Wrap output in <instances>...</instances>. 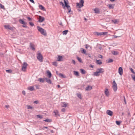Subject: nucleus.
Wrapping results in <instances>:
<instances>
[{"label":"nucleus","instance_id":"obj_1","mask_svg":"<svg viewBox=\"0 0 135 135\" xmlns=\"http://www.w3.org/2000/svg\"><path fill=\"white\" fill-rule=\"evenodd\" d=\"M37 28L38 30L42 34L45 36H46L47 33L46 30H45L44 29L39 26H37Z\"/></svg>","mask_w":135,"mask_h":135},{"label":"nucleus","instance_id":"obj_2","mask_svg":"<svg viewBox=\"0 0 135 135\" xmlns=\"http://www.w3.org/2000/svg\"><path fill=\"white\" fill-rule=\"evenodd\" d=\"M37 57V59L40 62H42L43 61V56L40 52L38 53Z\"/></svg>","mask_w":135,"mask_h":135},{"label":"nucleus","instance_id":"obj_3","mask_svg":"<svg viewBox=\"0 0 135 135\" xmlns=\"http://www.w3.org/2000/svg\"><path fill=\"white\" fill-rule=\"evenodd\" d=\"M113 89L114 91H116L117 89V84L115 80L113 81Z\"/></svg>","mask_w":135,"mask_h":135},{"label":"nucleus","instance_id":"obj_4","mask_svg":"<svg viewBox=\"0 0 135 135\" xmlns=\"http://www.w3.org/2000/svg\"><path fill=\"white\" fill-rule=\"evenodd\" d=\"M38 20L37 22H42L45 20V18L44 17L41 16H39V18H38Z\"/></svg>","mask_w":135,"mask_h":135},{"label":"nucleus","instance_id":"obj_5","mask_svg":"<svg viewBox=\"0 0 135 135\" xmlns=\"http://www.w3.org/2000/svg\"><path fill=\"white\" fill-rule=\"evenodd\" d=\"M118 73L119 74L122 75L123 74V70L121 67H119L118 69Z\"/></svg>","mask_w":135,"mask_h":135},{"label":"nucleus","instance_id":"obj_6","mask_svg":"<svg viewBox=\"0 0 135 135\" xmlns=\"http://www.w3.org/2000/svg\"><path fill=\"white\" fill-rule=\"evenodd\" d=\"M44 79L49 84H52L51 81L50 79L44 78Z\"/></svg>","mask_w":135,"mask_h":135},{"label":"nucleus","instance_id":"obj_7","mask_svg":"<svg viewBox=\"0 0 135 135\" xmlns=\"http://www.w3.org/2000/svg\"><path fill=\"white\" fill-rule=\"evenodd\" d=\"M107 114L110 116H112L113 114V112L110 110H108L106 112Z\"/></svg>","mask_w":135,"mask_h":135},{"label":"nucleus","instance_id":"obj_8","mask_svg":"<svg viewBox=\"0 0 135 135\" xmlns=\"http://www.w3.org/2000/svg\"><path fill=\"white\" fill-rule=\"evenodd\" d=\"M58 61H63L62 57V56L59 55L57 58Z\"/></svg>","mask_w":135,"mask_h":135},{"label":"nucleus","instance_id":"obj_9","mask_svg":"<svg viewBox=\"0 0 135 135\" xmlns=\"http://www.w3.org/2000/svg\"><path fill=\"white\" fill-rule=\"evenodd\" d=\"M30 49L33 50H35V48L34 47V45L32 44L31 43H30Z\"/></svg>","mask_w":135,"mask_h":135},{"label":"nucleus","instance_id":"obj_10","mask_svg":"<svg viewBox=\"0 0 135 135\" xmlns=\"http://www.w3.org/2000/svg\"><path fill=\"white\" fill-rule=\"evenodd\" d=\"M19 22L21 24L23 25H26V23L23 20L20 19L19 20Z\"/></svg>","mask_w":135,"mask_h":135},{"label":"nucleus","instance_id":"obj_11","mask_svg":"<svg viewBox=\"0 0 135 135\" xmlns=\"http://www.w3.org/2000/svg\"><path fill=\"white\" fill-rule=\"evenodd\" d=\"M47 74L49 78H50L52 76V74L48 70L47 72Z\"/></svg>","mask_w":135,"mask_h":135},{"label":"nucleus","instance_id":"obj_12","mask_svg":"<svg viewBox=\"0 0 135 135\" xmlns=\"http://www.w3.org/2000/svg\"><path fill=\"white\" fill-rule=\"evenodd\" d=\"M115 5L114 4H109L108 5V8L109 9H113L114 8V6Z\"/></svg>","mask_w":135,"mask_h":135},{"label":"nucleus","instance_id":"obj_13","mask_svg":"<svg viewBox=\"0 0 135 135\" xmlns=\"http://www.w3.org/2000/svg\"><path fill=\"white\" fill-rule=\"evenodd\" d=\"M105 94L107 96L109 95V92L108 91L107 89H106L105 91Z\"/></svg>","mask_w":135,"mask_h":135},{"label":"nucleus","instance_id":"obj_14","mask_svg":"<svg viewBox=\"0 0 135 135\" xmlns=\"http://www.w3.org/2000/svg\"><path fill=\"white\" fill-rule=\"evenodd\" d=\"M92 88V87L88 85L85 89L86 90H91Z\"/></svg>","mask_w":135,"mask_h":135},{"label":"nucleus","instance_id":"obj_15","mask_svg":"<svg viewBox=\"0 0 135 135\" xmlns=\"http://www.w3.org/2000/svg\"><path fill=\"white\" fill-rule=\"evenodd\" d=\"M38 80L41 83H43L44 82L45 80L44 79V78H40L38 79Z\"/></svg>","mask_w":135,"mask_h":135},{"label":"nucleus","instance_id":"obj_16","mask_svg":"<svg viewBox=\"0 0 135 135\" xmlns=\"http://www.w3.org/2000/svg\"><path fill=\"white\" fill-rule=\"evenodd\" d=\"M39 7L40 9L42 10L45 11V8L42 5H39Z\"/></svg>","mask_w":135,"mask_h":135},{"label":"nucleus","instance_id":"obj_17","mask_svg":"<svg viewBox=\"0 0 135 135\" xmlns=\"http://www.w3.org/2000/svg\"><path fill=\"white\" fill-rule=\"evenodd\" d=\"M58 75L60 78H66L65 76L61 73L59 74Z\"/></svg>","mask_w":135,"mask_h":135},{"label":"nucleus","instance_id":"obj_18","mask_svg":"<svg viewBox=\"0 0 135 135\" xmlns=\"http://www.w3.org/2000/svg\"><path fill=\"white\" fill-rule=\"evenodd\" d=\"M94 11L95 13H99L100 12V11L98 8H95L94 9Z\"/></svg>","mask_w":135,"mask_h":135},{"label":"nucleus","instance_id":"obj_19","mask_svg":"<svg viewBox=\"0 0 135 135\" xmlns=\"http://www.w3.org/2000/svg\"><path fill=\"white\" fill-rule=\"evenodd\" d=\"M28 89L30 91H32L34 90V88L33 86H31L28 87Z\"/></svg>","mask_w":135,"mask_h":135},{"label":"nucleus","instance_id":"obj_20","mask_svg":"<svg viewBox=\"0 0 135 135\" xmlns=\"http://www.w3.org/2000/svg\"><path fill=\"white\" fill-rule=\"evenodd\" d=\"M54 112L55 113V116H60V115L57 110H56L55 111H54Z\"/></svg>","mask_w":135,"mask_h":135},{"label":"nucleus","instance_id":"obj_21","mask_svg":"<svg viewBox=\"0 0 135 135\" xmlns=\"http://www.w3.org/2000/svg\"><path fill=\"white\" fill-rule=\"evenodd\" d=\"M76 6L78 7L79 8H80L82 7L83 6H82V5L80 3H76Z\"/></svg>","mask_w":135,"mask_h":135},{"label":"nucleus","instance_id":"obj_22","mask_svg":"<svg viewBox=\"0 0 135 135\" xmlns=\"http://www.w3.org/2000/svg\"><path fill=\"white\" fill-rule=\"evenodd\" d=\"M64 1L65 4V7L69 5H68V1L67 0L66 1V0H64Z\"/></svg>","mask_w":135,"mask_h":135},{"label":"nucleus","instance_id":"obj_23","mask_svg":"<svg viewBox=\"0 0 135 135\" xmlns=\"http://www.w3.org/2000/svg\"><path fill=\"white\" fill-rule=\"evenodd\" d=\"M99 72L97 71L95 72H94V73L93 75L96 76H98L100 75V74H99Z\"/></svg>","mask_w":135,"mask_h":135},{"label":"nucleus","instance_id":"obj_24","mask_svg":"<svg viewBox=\"0 0 135 135\" xmlns=\"http://www.w3.org/2000/svg\"><path fill=\"white\" fill-rule=\"evenodd\" d=\"M94 34L97 36L102 35L101 32H95L94 33Z\"/></svg>","mask_w":135,"mask_h":135},{"label":"nucleus","instance_id":"obj_25","mask_svg":"<svg viewBox=\"0 0 135 135\" xmlns=\"http://www.w3.org/2000/svg\"><path fill=\"white\" fill-rule=\"evenodd\" d=\"M103 69L102 68H100L99 69H97V70L98 71V72H100L99 73H103L104 72V71H102L103 70Z\"/></svg>","mask_w":135,"mask_h":135},{"label":"nucleus","instance_id":"obj_26","mask_svg":"<svg viewBox=\"0 0 135 135\" xmlns=\"http://www.w3.org/2000/svg\"><path fill=\"white\" fill-rule=\"evenodd\" d=\"M67 7V8L68 10V12L70 13V12L71 10V8H70V6L69 5H68L67 6H66V7Z\"/></svg>","mask_w":135,"mask_h":135},{"label":"nucleus","instance_id":"obj_27","mask_svg":"<svg viewBox=\"0 0 135 135\" xmlns=\"http://www.w3.org/2000/svg\"><path fill=\"white\" fill-rule=\"evenodd\" d=\"M80 70L81 71V73L82 74H85L86 72L83 69H80Z\"/></svg>","mask_w":135,"mask_h":135},{"label":"nucleus","instance_id":"obj_28","mask_svg":"<svg viewBox=\"0 0 135 135\" xmlns=\"http://www.w3.org/2000/svg\"><path fill=\"white\" fill-rule=\"evenodd\" d=\"M74 74L76 76H79V73L77 71H74Z\"/></svg>","mask_w":135,"mask_h":135},{"label":"nucleus","instance_id":"obj_29","mask_svg":"<svg viewBox=\"0 0 135 135\" xmlns=\"http://www.w3.org/2000/svg\"><path fill=\"white\" fill-rule=\"evenodd\" d=\"M44 121L47 122H51L52 120H51L50 119H46L45 120H44Z\"/></svg>","mask_w":135,"mask_h":135},{"label":"nucleus","instance_id":"obj_30","mask_svg":"<svg viewBox=\"0 0 135 135\" xmlns=\"http://www.w3.org/2000/svg\"><path fill=\"white\" fill-rule=\"evenodd\" d=\"M68 32V30H65L62 32V34L63 35H66Z\"/></svg>","mask_w":135,"mask_h":135},{"label":"nucleus","instance_id":"obj_31","mask_svg":"<svg viewBox=\"0 0 135 135\" xmlns=\"http://www.w3.org/2000/svg\"><path fill=\"white\" fill-rule=\"evenodd\" d=\"M112 52L113 55H116L118 54V52L116 51H113Z\"/></svg>","mask_w":135,"mask_h":135},{"label":"nucleus","instance_id":"obj_32","mask_svg":"<svg viewBox=\"0 0 135 135\" xmlns=\"http://www.w3.org/2000/svg\"><path fill=\"white\" fill-rule=\"evenodd\" d=\"M96 63L97 64L99 65H100L102 63V62H101L100 60H97Z\"/></svg>","mask_w":135,"mask_h":135},{"label":"nucleus","instance_id":"obj_33","mask_svg":"<svg viewBox=\"0 0 135 135\" xmlns=\"http://www.w3.org/2000/svg\"><path fill=\"white\" fill-rule=\"evenodd\" d=\"M27 65L28 64L26 62H23V64L22 65V66H24L26 68Z\"/></svg>","mask_w":135,"mask_h":135},{"label":"nucleus","instance_id":"obj_34","mask_svg":"<svg viewBox=\"0 0 135 135\" xmlns=\"http://www.w3.org/2000/svg\"><path fill=\"white\" fill-rule=\"evenodd\" d=\"M76 58L78 59L79 61L80 62H82V60L78 56H77L76 57Z\"/></svg>","mask_w":135,"mask_h":135},{"label":"nucleus","instance_id":"obj_35","mask_svg":"<svg viewBox=\"0 0 135 135\" xmlns=\"http://www.w3.org/2000/svg\"><path fill=\"white\" fill-rule=\"evenodd\" d=\"M52 65H54L55 66H57V62L56 61H55L53 62L52 63Z\"/></svg>","mask_w":135,"mask_h":135},{"label":"nucleus","instance_id":"obj_36","mask_svg":"<svg viewBox=\"0 0 135 135\" xmlns=\"http://www.w3.org/2000/svg\"><path fill=\"white\" fill-rule=\"evenodd\" d=\"M84 2L83 0H80V3L82 5V6H84L83 4Z\"/></svg>","mask_w":135,"mask_h":135},{"label":"nucleus","instance_id":"obj_37","mask_svg":"<svg viewBox=\"0 0 135 135\" xmlns=\"http://www.w3.org/2000/svg\"><path fill=\"white\" fill-rule=\"evenodd\" d=\"M108 33L107 32H101L102 35H106Z\"/></svg>","mask_w":135,"mask_h":135},{"label":"nucleus","instance_id":"obj_38","mask_svg":"<svg viewBox=\"0 0 135 135\" xmlns=\"http://www.w3.org/2000/svg\"><path fill=\"white\" fill-rule=\"evenodd\" d=\"M60 5H62V6H63V8L64 9H65V5H64V3H63L62 2H60Z\"/></svg>","mask_w":135,"mask_h":135},{"label":"nucleus","instance_id":"obj_39","mask_svg":"<svg viewBox=\"0 0 135 135\" xmlns=\"http://www.w3.org/2000/svg\"><path fill=\"white\" fill-rule=\"evenodd\" d=\"M77 96L80 99H81V95L80 94L78 93L77 94Z\"/></svg>","mask_w":135,"mask_h":135},{"label":"nucleus","instance_id":"obj_40","mask_svg":"<svg viewBox=\"0 0 135 135\" xmlns=\"http://www.w3.org/2000/svg\"><path fill=\"white\" fill-rule=\"evenodd\" d=\"M113 60L112 59H110L108 60V63H110L113 61Z\"/></svg>","mask_w":135,"mask_h":135},{"label":"nucleus","instance_id":"obj_41","mask_svg":"<svg viewBox=\"0 0 135 135\" xmlns=\"http://www.w3.org/2000/svg\"><path fill=\"white\" fill-rule=\"evenodd\" d=\"M81 49H82L81 52L83 54H85L86 52V51L83 48H82Z\"/></svg>","mask_w":135,"mask_h":135},{"label":"nucleus","instance_id":"obj_42","mask_svg":"<svg viewBox=\"0 0 135 135\" xmlns=\"http://www.w3.org/2000/svg\"><path fill=\"white\" fill-rule=\"evenodd\" d=\"M129 69H130V70H131V72L132 73H133L134 74H135V73L134 71H133V70L132 68H129Z\"/></svg>","mask_w":135,"mask_h":135},{"label":"nucleus","instance_id":"obj_43","mask_svg":"<svg viewBox=\"0 0 135 135\" xmlns=\"http://www.w3.org/2000/svg\"><path fill=\"white\" fill-rule=\"evenodd\" d=\"M22 70L23 71H25L26 68L24 66H22Z\"/></svg>","mask_w":135,"mask_h":135},{"label":"nucleus","instance_id":"obj_44","mask_svg":"<svg viewBox=\"0 0 135 135\" xmlns=\"http://www.w3.org/2000/svg\"><path fill=\"white\" fill-rule=\"evenodd\" d=\"M27 108L28 109H32L33 108V107L30 105H27Z\"/></svg>","mask_w":135,"mask_h":135},{"label":"nucleus","instance_id":"obj_45","mask_svg":"<svg viewBox=\"0 0 135 135\" xmlns=\"http://www.w3.org/2000/svg\"><path fill=\"white\" fill-rule=\"evenodd\" d=\"M4 27L6 29H9V25H4Z\"/></svg>","mask_w":135,"mask_h":135},{"label":"nucleus","instance_id":"obj_46","mask_svg":"<svg viewBox=\"0 0 135 135\" xmlns=\"http://www.w3.org/2000/svg\"><path fill=\"white\" fill-rule=\"evenodd\" d=\"M6 71L9 73H11L12 72V71L10 69V70H6Z\"/></svg>","mask_w":135,"mask_h":135},{"label":"nucleus","instance_id":"obj_47","mask_svg":"<svg viewBox=\"0 0 135 135\" xmlns=\"http://www.w3.org/2000/svg\"><path fill=\"white\" fill-rule=\"evenodd\" d=\"M116 123L117 125H120L121 122L119 121H116Z\"/></svg>","mask_w":135,"mask_h":135},{"label":"nucleus","instance_id":"obj_48","mask_svg":"<svg viewBox=\"0 0 135 135\" xmlns=\"http://www.w3.org/2000/svg\"><path fill=\"white\" fill-rule=\"evenodd\" d=\"M37 116L38 118L40 119H42L43 118L42 116L41 115H37Z\"/></svg>","mask_w":135,"mask_h":135},{"label":"nucleus","instance_id":"obj_49","mask_svg":"<svg viewBox=\"0 0 135 135\" xmlns=\"http://www.w3.org/2000/svg\"><path fill=\"white\" fill-rule=\"evenodd\" d=\"M29 24H30V25L31 26H32L34 25V23H32L31 22H29Z\"/></svg>","mask_w":135,"mask_h":135},{"label":"nucleus","instance_id":"obj_50","mask_svg":"<svg viewBox=\"0 0 135 135\" xmlns=\"http://www.w3.org/2000/svg\"><path fill=\"white\" fill-rule=\"evenodd\" d=\"M0 7L4 9V6L0 3Z\"/></svg>","mask_w":135,"mask_h":135},{"label":"nucleus","instance_id":"obj_51","mask_svg":"<svg viewBox=\"0 0 135 135\" xmlns=\"http://www.w3.org/2000/svg\"><path fill=\"white\" fill-rule=\"evenodd\" d=\"M67 104L66 103H63L62 105V106L63 107H66L67 106Z\"/></svg>","mask_w":135,"mask_h":135},{"label":"nucleus","instance_id":"obj_52","mask_svg":"<svg viewBox=\"0 0 135 135\" xmlns=\"http://www.w3.org/2000/svg\"><path fill=\"white\" fill-rule=\"evenodd\" d=\"M26 18L27 19H28V20L29 21H31L32 20V19L31 18H30V17H27Z\"/></svg>","mask_w":135,"mask_h":135},{"label":"nucleus","instance_id":"obj_53","mask_svg":"<svg viewBox=\"0 0 135 135\" xmlns=\"http://www.w3.org/2000/svg\"><path fill=\"white\" fill-rule=\"evenodd\" d=\"M71 62L74 64H75L76 63L75 61L74 60H72Z\"/></svg>","mask_w":135,"mask_h":135},{"label":"nucleus","instance_id":"obj_54","mask_svg":"<svg viewBox=\"0 0 135 135\" xmlns=\"http://www.w3.org/2000/svg\"><path fill=\"white\" fill-rule=\"evenodd\" d=\"M98 57L99 58H103V56L102 55H99L98 56Z\"/></svg>","mask_w":135,"mask_h":135},{"label":"nucleus","instance_id":"obj_55","mask_svg":"<svg viewBox=\"0 0 135 135\" xmlns=\"http://www.w3.org/2000/svg\"><path fill=\"white\" fill-rule=\"evenodd\" d=\"M35 86L37 89H39V86L38 85H36Z\"/></svg>","mask_w":135,"mask_h":135},{"label":"nucleus","instance_id":"obj_56","mask_svg":"<svg viewBox=\"0 0 135 135\" xmlns=\"http://www.w3.org/2000/svg\"><path fill=\"white\" fill-rule=\"evenodd\" d=\"M22 94L24 95H26V92L25 91L23 90L22 91Z\"/></svg>","mask_w":135,"mask_h":135},{"label":"nucleus","instance_id":"obj_57","mask_svg":"<svg viewBox=\"0 0 135 135\" xmlns=\"http://www.w3.org/2000/svg\"><path fill=\"white\" fill-rule=\"evenodd\" d=\"M123 98H124V102H125V104H126V101L125 97L124 96H123Z\"/></svg>","mask_w":135,"mask_h":135},{"label":"nucleus","instance_id":"obj_58","mask_svg":"<svg viewBox=\"0 0 135 135\" xmlns=\"http://www.w3.org/2000/svg\"><path fill=\"white\" fill-rule=\"evenodd\" d=\"M9 30H13V28L12 27H10L9 26Z\"/></svg>","mask_w":135,"mask_h":135},{"label":"nucleus","instance_id":"obj_59","mask_svg":"<svg viewBox=\"0 0 135 135\" xmlns=\"http://www.w3.org/2000/svg\"><path fill=\"white\" fill-rule=\"evenodd\" d=\"M31 2L33 3H35L34 1H33V0H29Z\"/></svg>","mask_w":135,"mask_h":135},{"label":"nucleus","instance_id":"obj_60","mask_svg":"<svg viewBox=\"0 0 135 135\" xmlns=\"http://www.w3.org/2000/svg\"><path fill=\"white\" fill-rule=\"evenodd\" d=\"M132 78H133V80L134 81H135V76L134 75L133 76H132Z\"/></svg>","mask_w":135,"mask_h":135},{"label":"nucleus","instance_id":"obj_61","mask_svg":"<svg viewBox=\"0 0 135 135\" xmlns=\"http://www.w3.org/2000/svg\"><path fill=\"white\" fill-rule=\"evenodd\" d=\"M61 111L62 112H65V109L64 108H63L61 109Z\"/></svg>","mask_w":135,"mask_h":135},{"label":"nucleus","instance_id":"obj_62","mask_svg":"<svg viewBox=\"0 0 135 135\" xmlns=\"http://www.w3.org/2000/svg\"><path fill=\"white\" fill-rule=\"evenodd\" d=\"M38 102L37 101H34L33 102V103H35L36 104H37L38 103Z\"/></svg>","mask_w":135,"mask_h":135},{"label":"nucleus","instance_id":"obj_63","mask_svg":"<svg viewBox=\"0 0 135 135\" xmlns=\"http://www.w3.org/2000/svg\"><path fill=\"white\" fill-rule=\"evenodd\" d=\"M5 107L6 108H8L9 107V106L8 105H5Z\"/></svg>","mask_w":135,"mask_h":135},{"label":"nucleus","instance_id":"obj_64","mask_svg":"<svg viewBox=\"0 0 135 135\" xmlns=\"http://www.w3.org/2000/svg\"><path fill=\"white\" fill-rule=\"evenodd\" d=\"M88 47H89V46L88 45L86 44L85 46V48L86 49H88Z\"/></svg>","mask_w":135,"mask_h":135}]
</instances>
